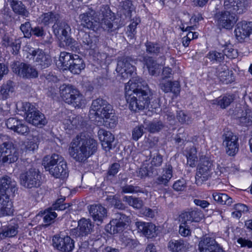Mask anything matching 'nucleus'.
I'll use <instances>...</instances> for the list:
<instances>
[{
  "mask_svg": "<svg viewBox=\"0 0 252 252\" xmlns=\"http://www.w3.org/2000/svg\"><path fill=\"white\" fill-rule=\"evenodd\" d=\"M234 95L226 94L216 99L210 100L211 104L216 105L221 109H225L229 106L234 100Z\"/></svg>",
  "mask_w": 252,
  "mask_h": 252,
  "instance_id": "obj_36",
  "label": "nucleus"
},
{
  "mask_svg": "<svg viewBox=\"0 0 252 252\" xmlns=\"http://www.w3.org/2000/svg\"><path fill=\"white\" fill-rule=\"evenodd\" d=\"M13 11L16 14L25 18L28 17L30 13L26 6L19 0H7Z\"/></svg>",
  "mask_w": 252,
  "mask_h": 252,
  "instance_id": "obj_35",
  "label": "nucleus"
},
{
  "mask_svg": "<svg viewBox=\"0 0 252 252\" xmlns=\"http://www.w3.org/2000/svg\"><path fill=\"white\" fill-rule=\"evenodd\" d=\"M123 200L134 208L140 209L143 206V201L141 199L131 196H125Z\"/></svg>",
  "mask_w": 252,
  "mask_h": 252,
  "instance_id": "obj_47",
  "label": "nucleus"
},
{
  "mask_svg": "<svg viewBox=\"0 0 252 252\" xmlns=\"http://www.w3.org/2000/svg\"><path fill=\"white\" fill-rule=\"evenodd\" d=\"M150 159L152 168L160 167L163 162V156L158 151L150 153Z\"/></svg>",
  "mask_w": 252,
  "mask_h": 252,
  "instance_id": "obj_45",
  "label": "nucleus"
},
{
  "mask_svg": "<svg viewBox=\"0 0 252 252\" xmlns=\"http://www.w3.org/2000/svg\"><path fill=\"white\" fill-rule=\"evenodd\" d=\"M88 210L90 216L97 225L101 224L107 217V210L101 204L91 205Z\"/></svg>",
  "mask_w": 252,
  "mask_h": 252,
  "instance_id": "obj_21",
  "label": "nucleus"
},
{
  "mask_svg": "<svg viewBox=\"0 0 252 252\" xmlns=\"http://www.w3.org/2000/svg\"><path fill=\"white\" fill-rule=\"evenodd\" d=\"M224 56L230 59L235 58L237 56V52L236 50L232 48L231 45H226L223 50Z\"/></svg>",
  "mask_w": 252,
  "mask_h": 252,
  "instance_id": "obj_63",
  "label": "nucleus"
},
{
  "mask_svg": "<svg viewBox=\"0 0 252 252\" xmlns=\"http://www.w3.org/2000/svg\"><path fill=\"white\" fill-rule=\"evenodd\" d=\"M233 209L231 213L233 218L239 219L242 216V214L246 213L249 211V208L246 205L242 203H237L234 205Z\"/></svg>",
  "mask_w": 252,
  "mask_h": 252,
  "instance_id": "obj_46",
  "label": "nucleus"
},
{
  "mask_svg": "<svg viewBox=\"0 0 252 252\" xmlns=\"http://www.w3.org/2000/svg\"><path fill=\"white\" fill-rule=\"evenodd\" d=\"M123 245L129 249H134L138 244V242L135 239L124 237L122 238Z\"/></svg>",
  "mask_w": 252,
  "mask_h": 252,
  "instance_id": "obj_61",
  "label": "nucleus"
},
{
  "mask_svg": "<svg viewBox=\"0 0 252 252\" xmlns=\"http://www.w3.org/2000/svg\"><path fill=\"white\" fill-rule=\"evenodd\" d=\"M10 194L0 193V216H10L13 213L12 204L9 198Z\"/></svg>",
  "mask_w": 252,
  "mask_h": 252,
  "instance_id": "obj_27",
  "label": "nucleus"
},
{
  "mask_svg": "<svg viewBox=\"0 0 252 252\" xmlns=\"http://www.w3.org/2000/svg\"><path fill=\"white\" fill-rule=\"evenodd\" d=\"M147 127L146 128L151 133H155L159 131L163 127V125L161 121H153L149 122L148 124L145 123Z\"/></svg>",
  "mask_w": 252,
  "mask_h": 252,
  "instance_id": "obj_53",
  "label": "nucleus"
},
{
  "mask_svg": "<svg viewBox=\"0 0 252 252\" xmlns=\"http://www.w3.org/2000/svg\"><path fill=\"white\" fill-rule=\"evenodd\" d=\"M19 154L18 150L14 147L9 151L8 154L3 156L0 160V165L5 163H13L16 162L19 158Z\"/></svg>",
  "mask_w": 252,
  "mask_h": 252,
  "instance_id": "obj_43",
  "label": "nucleus"
},
{
  "mask_svg": "<svg viewBox=\"0 0 252 252\" xmlns=\"http://www.w3.org/2000/svg\"><path fill=\"white\" fill-rule=\"evenodd\" d=\"M19 178L20 185L27 189L37 188L41 185L40 172L34 168L21 173Z\"/></svg>",
  "mask_w": 252,
  "mask_h": 252,
  "instance_id": "obj_10",
  "label": "nucleus"
},
{
  "mask_svg": "<svg viewBox=\"0 0 252 252\" xmlns=\"http://www.w3.org/2000/svg\"><path fill=\"white\" fill-rule=\"evenodd\" d=\"M143 61L144 65L148 68L150 74L156 75L159 67V64L157 63V61L154 60L153 57L148 56H144Z\"/></svg>",
  "mask_w": 252,
  "mask_h": 252,
  "instance_id": "obj_41",
  "label": "nucleus"
},
{
  "mask_svg": "<svg viewBox=\"0 0 252 252\" xmlns=\"http://www.w3.org/2000/svg\"><path fill=\"white\" fill-rule=\"evenodd\" d=\"M212 196L215 201L221 205L230 206L233 202L232 198L226 193L214 192Z\"/></svg>",
  "mask_w": 252,
  "mask_h": 252,
  "instance_id": "obj_42",
  "label": "nucleus"
},
{
  "mask_svg": "<svg viewBox=\"0 0 252 252\" xmlns=\"http://www.w3.org/2000/svg\"><path fill=\"white\" fill-rule=\"evenodd\" d=\"M52 241L53 246L62 252H70L74 248L73 240L68 236L63 237L54 236Z\"/></svg>",
  "mask_w": 252,
  "mask_h": 252,
  "instance_id": "obj_20",
  "label": "nucleus"
},
{
  "mask_svg": "<svg viewBox=\"0 0 252 252\" xmlns=\"http://www.w3.org/2000/svg\"><path fill=\"white\" fill-rule=\"evenodd\" d=\"M52 28L55 34H62L63 36H67L71 31L70 26L64 21H57L53 26Z\"/></svg>",
  "mask_w": 252,
  "mask_h": 252,
  "instance_id": "obj_40",
  "label": "nucleus"
},
{
  "mask_svg": "<svg viewBox=\"0 0 252 252\" xmlns=\"http://www.w3.org/2000/svg\"><path fill=\"white\" fill-rule=\"evenodd\" d=\"M64 159L62 156L54 154L51 156H46L42 160V165L46 171H49L51 168L56 166Z\"/></svg>",
  "mask_w": 252,
  "mask_h": 252,
  "instance_id": "obj_34",
  "label": "nucleus"
},
{
  "mask_svg": "<svg viewBox=\"0 0 252 252\" xmlns=\"http://www.w3.org/2000/svg\"><path fill=\"white\" fill-rule=\"evenodd\" d=\"M159 87L165 93L172 92L175 95H177L180 92V83L177 81L172 82L162 78L159 83Z\"/></svg>",
  "mask_w": 252,
  "mask_h": 252,
  "instance_id": "obj_31",
  "label": "nucleus"
},
{
  "mask_svg": "<svg viewBox=\"0 0 252 252\" xmlns=\"http://www.w3.org/2000/svg\"><path fill=\"white\" fill-rule=\"evenodd\" d=\"M59 61L65 69H69L73 74H79L85 67L83 60L76 54L62 52Z\"/></svg>",
  "mask_w": 252,
  "mask_h": 252,
  "instance_id": "obj_5",
  "label": "nucleus"
},
{
  "mask_svg": "<svg viewBox=\"0 0 252 252\" xmlns=\"http://www.w3.org/2000/svg\"><path fill=\"white\" fill-rule=\"evenodd\" d=\"M213 169V162L210 158L205 156H200L195 177L196 185L200 186L207 181L211 177Z\"/></svg>",
  "mask_w": 252,
  "mask_h": 252,
  "instance_id": "obj_8",
  "label": "nucleus"
},
{
  "mask_svg": "<svg viewBox=\"0 0 252 252\" xmlns=\"http://www.w3.org/2000/svg\"><path fill=\"white\" fill-rule=\"evenodd\" d=\"M14 91V83L11 80H8L0 87V99H7Z\"/></svg>",
  "mask_w": 252,
  "mask_h": 252,
  "instance_id": "obj_38",
  "label": "nucleus"
},
{
  "mask_svg": "<svg viewBox=\"0 0 252 252\" xmlns=\"http://www.w3.org/2000/svg\"><path fill=\"white\" fill-rule=\"evenodd\" d=\"M216 75L222 83L228 84L233 82L235 78L232 71L226 66H219L216 68Z\"/></svg>",
  "mask_w": 252,
  "mask_h": 252,
  "instance_id": "obj_29",
  "label": "nucleus"
},
{
  "mask_svg": "<svg viewBox=\"0 0 252 252\" xmlns=\"http://www.w3.org/2000/svg\"><path fill=\"white\" fill-rule=\"evenodd\" d=\"M234 32L237 39L241 42L242 41L252 33V22H247L245 21L238 22Z\"/></svg>",
  "mask_w": 252,
  "mask_h": 252,
  "instance_id": "obj_24",
  "label": "nucleus"
},
{
  "mask_svg": "<svg viewBox=\"0 0 252 252\" xmlns=\"http://www.w3.org/2000/svg\"><path fill=\"white\" fill-rule=\"evenodd\" d=\"M16 186V182L10 177L3 176L0 178V193H14L17 190Z\"/></svg>",
  "mask_w": 252,
  "mask_h": 252,
  "instance_id": "obj_26",
  "label": "nucleus"
},
{
  "mask_svg": "<svg viewBox=\"0 0 252 252\" xmlns=\"http://www.w3.org/2000/svg\"><path fill=\"white\" fill-rule=\"evenodd\" d=\"M50 174L56 178L64 179L68 176V171L66 161L63 159L61 163L51 168Z\"/></svg>",
  "mask_w": 252,
  "mask_h": 252,
  "instance_id": "obj_33",
  "label": "nucleus"
},
{
  "mask_svg": "<svg viewBox=\"0 0 252 252\" xmlns=\"http://www.w3.org/2000/svg\"><path fill=\"white\" fill-rule=\"evenodd\" d=\"M122 192L124 193H136L143 192V190L138 186L126 185L122 187Z\"/></svg>",
  "mask_w": 252,
  "mask_h": 252,
  "instance_id": "obj_56",
  "label": "nucleus"
},
{
  "mask_svg": "<svg viewBox=\"0 0 252 252\" xmlns=\"http://www.w3.org/2000/svg\"><path fill=\"white\" fill-rule=\"evenodd\" d=\"M94 224L91 220L82 218L78 222V226L71 229L70 235L79 238L80 241L82 238L86 237L89 234H90L93 231Z\"/></svg>",
  "mask_w": 252,
  "mask_h": 252,
  "instance_id": "obj_15",
  "label": "nucleus"
},
{
  "mask_svg": "<svg viewBox=\"0 0 252 252\" xmlns=\"http://www.w3.org/2000/svg\"><path fill=\"white\" fill-rule=\"evenodd\" d=\"M60 95L64 101L72 105L75 108H80L84 103L83 95L71 85L63 84L60 87Z\"/></svg>",
  "mask_w": 252,
  "mask_h": 252,
  "instance_id": "obj_6",
  "label": "nucleus"
},
{
  "mask_svg": "<svg viewBox=\"0 0 252 252\" xmlns=\"http://www.w3.org/2000/svg\"><path fill=\"white\" fill-rule=\"evenodd\" d=\"M206 57L208 58L210 61L216 63L222 62L224 59V54L222 53L219 52L217 51H210L206 55Z\"/></svg>",
  "mask_w": 252,
  "mask_h": 252,
  "instance_id": "obj_50",
  "label": "nucleus"
},
{
  "mask_svg": "<svg viewBox=\"0 0 252 252\" xmlns=\"http://www.w3.org/2000/svg\"><path fill=\"white\" fill-rule=\"evenodd\" d=\"M80 42L86 49H94L98 42V38L94 35L91 36L87 32H83L80 35Z\"/></svg>",
  "mask_w": 252,
  "mask_h": 252,
  "instance_id": "obj_32",
  "label": "nucleus"
},
{
  "mask_svg": "<svg viewBox=\"0 0 252 252\" xmlns=\"http://www.w3.org/2000/svg\"><path fill=\"white\" fill-rule=\"evenodd\" d=\"M33 60L36 65L41 69L46 68L49 67L52 63L51 57L45 54V53L39 49L33 50L32 53Z\"/></svg>",
  "mask_w": 252,
  "mask_h": 252,
  "instance_id": "obj_23",
  "label": "nucleus"
},
{
  "mask_svg": "<svg viewBox=\"0 0 252 252\" xmlns=\"http://www.w3.org/2000/svg\"><path fill=\"white\" fill-rule=\"evenodd\" d=\"M196 152L195 149H191L187 155V163L190 167H193L196 165L197 162Z\"/></svg>",
  "mask_w": 252,
  "mask_h": 252,
  "instance_id": "obj_55",
  "label": "nucleus"
},
{
  "mask_svg": "<svg viewBox=\"0 0 252 252\" xmlns=\"http://www.w3.org/2000/svg\"><path fill=\"white\" fill-rule=\"evenodd\" d=\"M203 217L202 211L196 208H191L187 211L182 213L179 217L180 222H199Z\"/></svg>",
  "mask_w": 252,
  "mask_h": 252,
  "instance_id": "obj_22",
  "label": "nucleus"
},
{
  "mask_svg": "<svg viewBox=\"0 0 252 252\" xmlns=\"http://www.w3.org/2000/svg\"><path fill=\"white\" fill-rule=\"evenodd\" d=\"M198 250L200 252H225L214 238L210 237H204L200 240Z\"/></svg>",
  "mask_w": 252,
  "mask_h": 252,
  "instance_id": "obj_17",
  "label": "nucleus"
},
{
  "mask_svg": "<svg viewBox=\"0 0 252 252\" xmlns=\"http://www.w3.org/2000/svg\"><path fill=\"white\" fill-rule=\"evenodd\" d=\"M59 15L53 12H48L43 13L38 18V21L41 24L47 26L55 23L59 20Z\"/></svg>",
  "mask_w": 252,
  "mask_h": 252,
  "instance_id": "obj_39",
  "label": "nucleus"
},
{
  "mask_svg": "<svg viewBox=\"0 0 252 252\" xmlns=\"http://www.w3.org/2000/svg\"><path fill=\"white\" fill-rule=\"evenodd\" d=\"M173 177V167L170 164H166L163 168L162 175H159L155 178L152 183V186L155 188L158 189L162 187H166Z\"/></svg>",
  "mask_w": 252,
  "mask_h": 252,
  "instance_id": "obj_18",
  "label": "nucleus"
},
{
  "mask_svg": "<svg viewBox=\"0 0 252 252\" xmlns=\"http://www.w3.org/2000/svg\"><path fill=\"white\" fill-rule=\"evenodd\" d=\"M181 224L179 227V233L184 237L190 235L191 230L189 225V223L187 222H180Z\"/></svg>",
  "mask_w": 252,
  "mask_h": 252,
  "instance_id": "obj_62",
  "label": "nucleus"
},
{
  "mask_svg": "<svg viewBox=\"0 0 252 252\" xmlns=\"http://www.w3.org/2000/svg\"><path fill=\"white\" fill-rule=\"evenodd\" d=\"M97 143L89 135L81 133L71 143L69 148L71 157L76 161L84 162L97 150Z\"/></svg>",
  "mask_w": 252,
  "mask_h": 252,
  "instance_id": "obj_2",
  "label": "nucleus"
},
{
  "mask_svg": "<svg viewBox=\"0 0 252 252\" xmlns=\"http://www.w3.org/2000/svg\"><path fill=\"white\" fill-rule=\"evenodd\" d=\"M176 118L178 120L179 122L181 124H188L190 122L189 116L186 115L183 111L177 112Z\"/></svg>",
  "mask_w": 252,
  "mask_h": 252,
  "instance_id": "obj_64",
  "label": "nucleus"
},
{
  "mask_svg": "<svg viewBox=\"0 0 252 252\" xmlns=\"http://www.w3.org/2000/svg\"><path fill=\"white\" fill-rule=\"evenodd\" d=\"M18 229L19 225L11 222L2 226L0 232V241L15 237L18 233Z\"/></svg>",
  "mask_w": 252,
  "mask_h": 252,
  "instance_id": "obj_30",
  "label": "nucleus"
},
{
  "mask_svg": "<svg viewBox=\"0 0 252 252\" xmlns=\"http://www.w3.org/2000/svg\"><path fill=\"white\" fill-rule=\"evenodd\" d=\"M130 221V216L122 212H117L114 218L108 224L107 230L111 234H115L123 231Z\"/></svg>",
  "mask_w": 252,
  "mask_h": 252,
  "instance_id": "obj_11",
  "label": "nucleus"
},
{
  "mask_svg": "<svg viewBox=\"0 0 252 252\" xmlns=\"http://www.w3.org/2000/svg\"><path fill=\"white\" fill-rule=\"evenodd\" d=\"M144 127L142 125L135 126L132 130V138L135 141H137L144 133Z\"/></svg>",
  "mask_w": 252,
  "mask_h": 252,
  "instance_id": "obj_59",
  "label": "nucleus"
},
{
  "mask_svg": "<svg viewBox=\"0 0 252 252\" xmlns=\"http://www.w3.org/2000/svg\"><path fill=\"white\" fill-rule=\"evenodd\" d=\"M98 27L100 23L101 27L108 32H112L118 28L115 22L116 18L108 5H102L98 12Z\"/></svg>",
  "mask_w": 252,
  "mask_h": 252,
  "instance_id": "obj_7",
  "label": "nucleus"
},
{
  "mask_svg": "<svg viewBox=\"0 0 252 252\" xmlns=\"http://www.w3.org/2000/svg\"><path fill=\"white\" fill-rule=\"evenodd\" d=\"M103 118L105 119L104 125L107 127L113 128L118 123L117 116L114 115L113 111L111 112L109 116L104 117Z\"/></svg>",
  "mask_w": 252,
  "mask_h": 252,
  "instance_id": "obj_52",
  "label": "nucleus"
},
{
  "mask_svg": "<svg viewBox=\"0 0 252 252\" xmlns=\"http://www.w3.org/2000/svg\"><path fill=\"white\" fill-rule=\"evenodd\" d=\"M65 200V197H61L56 200L55 203L51 207L54 210H64L68 208L69 205L67 204L63 203Z\"/></svg>",
  "mask_w": 252,
  "mask_h": 252,
  "instance_id": "obj_57",
  "label": "nucleus"
},
{
  "mask_svg": "<svg viewBox=\"0 0 252 252\" xmlns=\"http://www.w3.org/2000/svg\"><path fill=\"white\" fill-rule=\"evenodd\" d=\"M240 124L243 126H249L252 124V111L250 109L246 110L243 115L238 118Z\"/></svg>",
  "mask_w": 252,
  "mask_h": 252,
  "instance_id": "obj_48",
  "label": "nucleus"
},
{
  "mask_svg": "<svg viewBox=\"0 0 252 252\" xmlns=\"http://www.w3.org/2000/svg\"><path fill=\"white\" fill-rule=\"evenodd\" d=\"M20 28L23 33L25 37L30 38L32 36L31 31L32 28L30 22L27 21L21 24Z\"/></svg>",
  "mask_w": 252,
  "mask_h": 252,
  "instance_id": "obj_60",
  "label": "nucleus"
},
{
  "mask_svg": "<svg viewBox=\"0 0 252 252\" xmlns=\"http://www.w3.org/2000/svg\"><path fill=\"white\" fill-rule=\"evenodd\" d=\"M125 89L126 99L131 111L137 112L149 106L151 93L141 78L133 77Z\"/></svg>",
  "mask_w": 252,
  "mask_h": 252,
  "instance_id": "obj_1",
  "label": "nucleus"
},
{
  "mask_svg": "<svg viewBox=\"0 0 252 252\" xmlns=\"http://www.w3.org/2000/svg\"><path fill=\"white\" fill-rule=\"evenodd\" d=\"M97 134L103 149L107 151L112 149L115 139L114 135L110 132L102 128L99 129Z\"/></svg>",
  "mask_w": 252,
  "mask_h": 252,
  "instance_id": "obj_28",
  "label": "nucleus"
},
{
  "mask_svg": "<svg viewBox=\"0 0 252 252\" xmlns=\"http://www.w3.org/2000/svg\"><path fill=\"white\" fill-rule=\"evenodd\" d=\"M12 71L20 77L30 78L38 76L36 69L30 64L16 62L11 64Z\"/></svg>",
  "mask_w": 252,
  "mask_h": 252,
  "instance_id": "obj_14",
  "label": "nucleus"
},
{
  "mask_svg": "<svg viewBox=\"0 0 252 252\" xmlns=\"http://www.w3.org/2000/svg\"><path fill=\"white\" fill-rule=\"evenodd\" d=\"M225 9L217 12L214 16L215 21L220 28L231 29L237 21L235 13L241 14L245 8V0H223Z\"/></svg>",
  "mask_w": 252,
  "mask_h": 252,
  "instance_id": "obj_3",
  "label": "nucleus"
},
{
  "mask_svg": "<svg viewBox=\"0 0 252 252\" xmlns=\"http://www.w3.org/2000/svg\"><path fill=\"white\" fill-rule=\"evenodd\" d=\"M154 171L152 167H149L147 164H143L137 171V176L141 178H145L153 174Z\"/></svg>",
  "mask_w": 252,
  "mask_h": 252,
  "instance_id": "obj_51",
  "label": "nucleus"
},
{
  "mask_svg": "<svg viewBox=\"0 0 252 252\" xmlns=\"http://www.w3.org/2000/svg\"><path fill=\"white\" fill-rule=\"evenodd\" d=\"M17 109L19 112H24L26 121L32 125L41 126L47 123L44 115L35 110L33 105L29 102H19L17 104Z\"/></svg>",
  "mask_w": 252,
  "mask_h": 252,
  "instance_id": "obj_4",
  "label": "nucleus"
},
{
  "mask_svg": "<svg viewBox=\"0 0 252 252\" xmlns=\"http://www.w3.org/2000/svg\"><path fill=\"white\" fill-rule=\"evenodd\" d=\"M135 225L138 231L142 232L147 238H153L158 235V229L152 223L138 221Z\"/></svg>",
  "mask_w": 252,
  "mask_h": 252,
  "instance_id": "obj_25",
  "label": "nucleus"
},
{
  "mask_svg": "<svg viewBox=\"0 0 252 252\" xmlns=\"http://www.w3.org/2000/svg\"><path fill=\"white\" fill-rule=\"evenodd\" d=\"M96 13L93 9H89L88 11L79 15L81 25L84 28L94 31L98 28V15L94 16Z\"/></svg>",
  "mask_w": 252,
  "mask_h": 252,
  "instance_id": "obj_16",
  "label": "nucleus"
},
{
  "mask_svg": "<svg viewBox=\"0 0 252 252\" xmlns=\"http://www.w3.org/2000/svg\"><path fill=\"white\" fill-rule=\"evenodd\" d=\"M51 208L44 210L43 213V221L47 224L49 225L54 222V219L57 217V213L53 211Z\"/></svg>",
  "mask_w": 252,
  "mask_h": 252,
  "instance_id": "obj_49",
  "label": "nucleus"
},
{
  "mask_svg": "<svg viewBox=\"0 0 252 252\" xmlns=\"http://www.w3.org/2000/svg\"><path fill=\"white\" fill-rule=\"evenodd\" d=\"M112 111H113V109L111 105L106 100L98 98L93 101L89 116L91 119L97 117L103 118L104 117L109 116Z\"/></svg>",
  "mask_w": 252,
  "mask_h": 252,
  "instance_id": "obj_9",
  "label": "nucleus"
},
{
  "mask_svg": "<svg viewBox=\"0 0 252 252\" xmlns=\"http://www.w3.org/2000/svg\"><path fill=\"white\" fill-rule=\"evenodd\" d=\"M135 61L131 57H123L120 58L117 63L116 71L124 79L132 76L136 70L134 64Z\"/></svg>",
  "mask_w": 252,
  "mask_h": 252,
  "instance_id": "obj_12",
  "label": "nucleus"
},
{
  "mask_svg": "<svg viewBox=\"0 0 252 252\" xmlns=\"http://www.w3.org/2000/svg\"><path fill=\"white\" fill-rule=\"evenodd\" d=\"M123 10L124 14L127 17H131V12L133 9V6L131 0H126L123 2Z\"/></svg>",
  "mask_w": 252,
  "mask_h": 252,
  "instance_id": "obj_58",
  "label": "nucleus"
},
{
  "mask_svg": "<svg viewBox=\"0 0 252 252\" xmlns=\"http://www.w3.org/2000/svg\"><path fill=\"white\" fill-rule=\"evenodd\" d=\"M145 46L146 52L153 56L162 55L164 56V54L166 53V50L164 48L157 43L147 41L145 43Z\"/></svg>",
  "mask_w": 252,
  "mask_h": 252,
  "instance_id": "obj_37",
  "label": "nucleus"
},
{
  "mask_svg": "<svg viewBox=\"0 0 252 252\" xmlns=\"http://www.w3.org/2000/svg\"><path fill=\"white\" fill-rule=\"evenodd\" d=\"M5 124L8 129L20 135H26L30 132L29 127L24 121L16 118L8 119Z\"/></svg>",
  "mask_w": 252,
  "mask_h": 252,
  "instance_id": "obj_19",
  "label": "nucleus"
},
{
  "mask_svg": "<svg viewBox=\"0 0 252 252\" xmlns=\"http://www.w3.org/2000/svg\"><path fill=\"white\" fill-rule=\"evenodd\" d=\"M186 244L182 240H170L168 244V248L172 252H179L183 251L186 248Z\"/></svg>",
  "mask_w": 252,
  "mask_h": 252,
  "instance_id": "obj_44",
  "label": "nucleus"
},
{
  "mask_svg": "<svg viewBox=\"0 0 252 252\" xmlns=\"http://www.w3.org/2000/svg\"><path fill=\"white\" fill-rule=\"evenodd\" d=\"M222 145L226 154L235 156L239 151L238 137L231 131H225L222 135Z\"/></svg>",
  "mask_w": 252,
  "mask_h": 252,
  "instance_id": "obj_13",
  "label": "nucleus"
},
{
  "mask_svg": "<svg viewBox=\"0 0 252 252\" xmlns=\"http://www.w3.org/2000/svg\"><path fill=\"white\" fill-rule=\"evenodd\" d=\"M64 42L67 46L70 48L72 51L74 52H78L79 50V45L78 42L72 37H70L68 35L64 36Z\"/></svg>",
  "mask_w": 252,
  "mask_h": 252,
  "instance_id": "obj_54",
  "label": "nucleus"
}]
</instances>
